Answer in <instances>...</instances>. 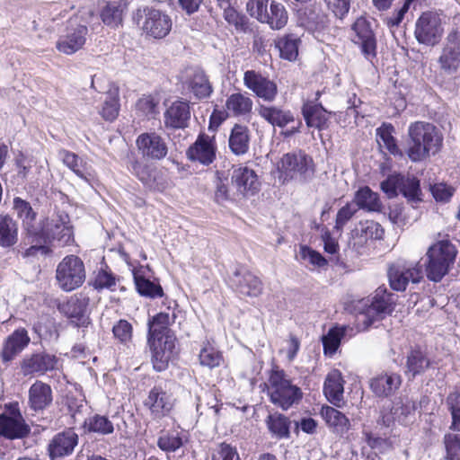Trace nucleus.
I'll return each mask as SVG.
<instances>
[{"label": "nucleus", "instance_id": "f257e3e1", "mask_svg": "<svg viewBox=\"0 0 460 460\" xmlns=\"http://www.w3.org/2000/svg\"><path fill=\"white\" fill-rule=\"evenodd\" d=\"M408 137L406 154L413 163L421 162L438 153L443 142L438 128L425 121L411 123L408 128Z\"/></svg>", "mask_w": 460, "mask_h": 460}, {"label": "nucleus", "instance_id": "f03ea898", "mask_svg": "<svg viewBox=\"0 0 460 460\" xmlns=\"http://www.w3.org/2000/svg\"><path fill=\"white\" fill-rule=\"evenodd\" d=\"M265 390L270 401L283 411L297 404L303 397L300 387L293 385L283 370L277 368L270 371Z\"/></svg>", "mask_w": 460, "mask_h": 460}, {"label": "nucleus", "instance_id": "7ed1b4c3", "mask_svg": "<svg viewBox=\"0 0 460 460\" xmlns=\"http://www.w3.org/2000/svg\"><path fill=\"white\" fill-rule=\"evenodd\" d=\"M94 16L92 9L83 8L70 18L66 33L61 35L56 44L57 49L66 55H72L80 50L86 42L87 24Z\"/></svg>", "mask_w": 460, "mask_h": 460}, {"label": "nucleus", "instance_id": "20e7f679", "mask_svg": "<svg viewBox=\"0 0 460 460\" xmlns=\"http://www.w3.org/2000/svg\"><path fill=\"white\" fill-rule=\"evenodd\" d=\"M279 177L283 181H294L306 183L312 180L315 172L313 158L302 150L285 154L278 163Z\"/></svg>", "mask_w": 460, "mask_h": 460}, {"label": "nucleus", "instance_id": "39448f33", "mask_svg": "<svg viewBox=\"0 0 460 460\" xmlns=\"http://www.w3.org/2000/svg\"><path fill=\"white\" fill-rule=\"evenodd\" d=\"M457 250L449 241H439L431 245L426 253L427 278L434 282L440 281L454 264Z\"/></svg>", "mask_w": 460, "mask_h": 460}, {"label": "nucleus", "instance_id": "423d86ee", "mask_svg": "<svg viewBox=\"0 0 460 460\" xmlns=\"http://www.w3.org/2000/svg\"><path fill=\"white\" fill-rule=\"evenodd\" d=\"M37 234L33 235L37 240L46 242H58V245L64 246L73 240V230L69 225V217L65 212H57L46 217L39 224Z\"/></svg>", "mask_w": 460, "mask_h": 460}, {"label": "nucleus", "instance_id": "0eeeda50", "mask_svg": "<svg viewBox=\"0 0 460 460\" xmlns=\"http://www.w3.org/2000/svg\"><path fill=\"white\" fill-rule=\"evenodd\" d=\"M394 295L388 293L385 288H378L370 304L366 303L363 310L358 314V323L368 328L375 322L380 321L394 310Z\"/></svg>", "mask_w": 460, "mask_h": 460}, {"label": "nucleus", "instance_id": "6e6552de", "mask_svg": "<svg viewBox=\"0 0 460 460\" xmlns=\"http://www.w3.org/2000/svg\"><path fill=\"white\" fill-rule=\"evenodd\" d=\"M56 279L64 291H72L79 288L85 279L84 262L75 255L65 257L58 265Z\"/></svg>", "mask_w": 460, "mask_h": 460}, {"label": "nucleus", "instance_id": "1a4fd4ad", "mask_svg": "<svg viewBox=\"0 0 460 460\" xmlns=\"http://www.w3.org/2000/svg\"><path fill=\"white\" fill-rule=\"evenodd\" d=\"M440 75L455 76L460 68V31L452 29L447 35L438 58Z\"/></svg>", "mask_w": 460, "mask_h": 460}, {"label": "nucleus", "instance_id": "9d476101", "mask_svg": "<svg viewBox=\"0 0 460 460\" xmlns=\"http://www.w3.org/2000/svg\"><path fill=\"white\" fill-rule=\"evenodd\" d=\"M31 432L30 426L25 422L18 403L4 406L0 414V436L8 439H17L27 437Z\"/></svg>", "mask_w": 460, "mask_h": 460}, {"label": "nucleus", "instance_id": "9b49d317", "mask_svg": "<svg viewBox=\"0 0 460 460\" xmlns=\"http://www.w3.org/2000/svg\"><path fill=\"white\" fill-rule=\"evenodd\" d=\"M390 287L396 291H404L409 282L418 283L422 279L419 263L397 260L388 270Z\"/></svg>", "mask_w": 460, "mask_h": 460}, {"label": "nucleus", "instance_id": "f8f14e48", "mask_svg": "<svg viewBox=\"0 0 460 460\" xmlns=\"http://www.w3.org/2000/svg\"><path fill=\"white\" fill-rule=\"evenodd\" d=\"M444 32L439 15L433 12L423 13L415 24V38L419 43L434 46L440 40Z\"/></svg>", "mask_w": 460, "mask_h": 460}, {"label": "nucleus", "instance_id": "ddd939ff", "mask_svg": "<svg viewBox=\"0 0 460 460\" xmlns=\"http://www.w3.org/2000/svg\"><path fill=\"white\" fill-rule=\"evenodd\" d=\"M143 13L141 28L144 32L155 39H163L168 35L172 30L169 15L155 8H145Z\"/></svg>", "mask_w": 460, "mask_h": 460}, {"label": "nucleus", "instance_id": "4468645a", "mask_svg": "<svg viewBox=\"0 0 460 460\" xmlns=\"http://www.w3.org/2000/svg\"><path fill=\"white\" fill-rule=\"evenodd\" d=\"M243 84L258 98L265 102H273L278 94L277 84L255 70H247L243 74Z\"/></svg>", "mask_w": 460, "mask_h": 460}, {"label": "nucleus", "instance_id": "2eb2a0df", "mask_svg": "<svg viewBox=\"0 0 460 460\" xmlns=\"http://www.w3.org/2000/svg\"><path fill=\"white\" fill-rule=\"evenodd\" d=\"M136 146L139 154L149 160H162L168 153L165 140L155 132H145L138 135Z\"/></svg>", "mask_w": 460, "mask_h": 460}, {"label": "nucleus", "instance_id": "dca6fc26", "mask_svg": "<svg viewBox=\"0 0 460 460\" xmlns=\"http://www.w3.org/2000/svg\"><path fill=\"white\" fill-rule=\"evenodd\" d=\"M58 358L47 352H38L25 356L20 363L21 373L24 376H42L57 367Z\"/></svg>", "mask_w": 460, "mask_h": 460}, {"label": "nucleus", "instance_id": "f3484780", "mask_svg": "<svg viewBox=\"0 0 460 460\" xmlns=\"http://www.w3.org/2000/svg\"><path fill=\"white\" fill-rule=\"evenodd\" d=\"M354 35L352 41L359 45L366 58L370 59L376 55V40L371 23L364 17L358 18L351 28Z\"/></svg>", "mask_w": 460, "mask_h": 460}, {"label": "nucleus", "instance_id": "a211bd4d", "mask_svg": "<svg viewBox=\"0 0 460 460\" xmlns=\"http://www.w3.org/2000/svg\"><path fill=\"white\" fill-rule=\"evenodd\" d=\"M175 336H166L164 339L147 338L152 352V364L156 371L161 372L167 368L175 349Z\"/></svg>", "mask_w": 460, "mask_h": 460}, {"label": "nucleus", "instance_id": "6ab92c4d", "mask_svg": "<svg viewBox=\"0 0 460 460\" xmlns=\"http://www.w3.org/2000/svg\"><path fill=\"white\" fill-rule=\"evenodd\" d=\"M230 285L241 295L248 296H258L263 289L261 280L244 268L234 270L230 277Z\"/></svg>", "mask_w": 460, "mask_h": 460}, {"label": "nucleus", "instance_id": "aec40b11", "mask_svg": "<svg viewBox=\"0 0 460 460\" xmlns=\"http://www.w3.org/2000/svg\"><path fill=\"white\" fill-rule=\"evenodd\" d=\"M174 398L160 386H155L148 394L145 405L154 419H162L168 415L174 405Z\"/></svg>", "mask_w": 460, "mask_h": 460}, {"label": "nucleus", "instance_id": "412c9836", "mask_svg": "<svg viewBox=\"0 0 460 460\" xmlns=\"http://www.w3.org/2000/svg\"><path fill=\"white\" fill-rule=\"evenodd\" d=\"M215 137L199 134L196 141L187 151V155L191 161H198L204 165H209L216 159Z\"/></svg>", "mask_w": 460, "mask_h": 460}, {"label": "nucleus", "instance_id": "4be33fe9", "mask_svg": "<svg viewBox=\"0 0 460 460\" xmlns=\"http://www.w3.org/2000/svg\"><path fill=\"white\" fill-rule=\"evenodd\" d=\"M232 184L242 197L252 196L260 190V181L255 172L248 167H238L233 171Z\"/></svg>", "mask_w": 460, "mask_h": 460}, {"label": "nucleus", "instance_id": "5701e85b", "mask_svg": "<svg viewBox=\"0 0 460 460\" xmlns=\"http://www.w3.org/2000/svg\"><path fill=\"white\" fill-rule=\"evenodd\" d=\"M402 382L400 374L394 372H383L369 381L371 391L377 397H389L398 391Z\"/></svg>", "mask_w": 460, "mask_h": 460}, {"label": "nucleus", "instance_id": "b1692460", "mask_svg": "<svg viewBox=\"0 0 460 460\" xmlns=\"http://www.w3.org/2000/svg\"><path fill=\"white\" fill-rule=\"evenodd\" d=\"M190 119V105L183 101L173 102L164 113V123L166 128L183 129L188 127Z\"/></svg>", "mask_w": 460, "mask_h": 460}, {"label": "nucleus", "instance_id": "393cba45", "mask_svg": "<svg viewBox=\"0 0 460 460\" xmlns=\"http://www.w3.org/2000/svg\"><path fill=\"white\" fill-rule=\"evenodd\" d=\"M78 444V435L71 429L58 433L49 444V454L51 459L63 457L73 453Z\"/></svg>", "mask_w": 460, "mask_h": 460}, {"label": "nucleus", "instance_id": "a878e982", "mask_svg": "<svg viewBox=\"0 0 460 460\" xmlns=\"http://www.w3.org/2000/svg\"><path fill=\"white\" fill-rule=\"evenodd\" d=\"M88 305L89 297L80 293L62 304L59 310L68 318L75 319L77 325H84L89 323V318L86 316Z\"/></svg>", "mask_w": 460, "mask_h": 460}, {"label": "nucleus", "instance_id": "bb28decb", "mask_svg": "<svg viewBox=\"0 0 460 460\" xmlns=\"http://www.w3.org/2000/svg\"><path fill=\"white\" fill-rule=\"evenodd\" d=\"M31 339L24 328H19L10 334L4 342L1 351L3 362L12 361L30 343Z\"/></svg>", "mask_w": 460, "mask_h": 460}, {"label": "nucleus", "instance_id": "cd10ccee", "mask_svg": "<svg viewBox=\"0 0 460 460\" xmlns=\"http://www.w3.org/2000/svg\"><path fill=\"white\" fill-rule=\"evenodd\" d=\"M53 401L49 385L37 380L29 389L28 403L31 410L40 411L49 407Z\"/></svg>", "mask_w": 460, "mask_h": 460}, {"label": "nucleus", "instance_id": "c85d7f7f", "mask_svg": "<svg viewBox=\"0 0 460 460\" xmlns=\"http://www.w3.org/2000/svg\"><path fill=\"white\" fill-rule=\"evenodd\" d=\"M257 112L273 127L284 128L295 119L290 111L272 105L259 104Z\"/></svg>", "mask_w": 460, "mask_h": 460}, {"label": "nucleus", "instance_id": "c756f323", "mask_svg": "<svg viewBox=\"0 0 460 460\" xmlns=\"http://www.w3.org/2000/svg\"><path fill=\"white\" fill-rule=\"evenodd\" d=\"M343 385L344 380L339 370L334 369L327 375L323 385V394L327 400L336 407H340L343 400Z\"/></svg>", "mask_w": 460, "mask_h": 460}, {"label": "nucleus", "instance_id": "7c9ffc66", "mask_svg": "<svg viewBox=\"0 0 460 460\" xmlns=\"http://www.w3.org/2000/svg\"><path fill=\"white\" fill-rule=\"evenodd\" d=\"M13 209L18 216L22 220L23 227L30 236L33 237L35 234H37L39 224L35 222L36 219V212L32 209L31 204L19 198L16 197L13 199Z\"/></svg>", "mask_w": 460, "mask_h": 460}, {"label": "nucleus", "instance_id": "2f4dec72", "mask_svg": "<svg viewBox=\"0 0 460 460\" xmlns=\"http://www.w3.org/2000/svg\"><path fill=\"white\" fill-rule=\"evenodd\" d=\"M394 128L390 123H383L376 129V142L380 149H386L390 155L394 157L402 158L403 152L397 145V141L393 136Z\"/></svg>", "mask_w": 460, "mask_h": 460}, {"label": "nucleus", "instance_id": "473e14b6", "mask_svg": "<svg viewBox=\"0 0 460 460\" xmlns=\"http://www.w3.org/2000/svg\"><path fill=\"white\" fill-rule=\"evenodd\" d=\"M125 9L124 0L107 2L101 9L100 17L105 25L117 28L122 23Z\"/></svg>", "mask_w": 460, "mask_h": 460}, {"label": "nucleus", "instance_id": "72a5a7b5", "mask_svg": "<svg viewBox=\"0 0 460 460\" xmlns=\"http://www.w3.org/2000/svg\"><path fill=\"white\" fill-rule=\"evenodd\" d=\"M250 130L246 126L235 124L230 133L228 146L235 155H243L249 150Z\"/></svg>", "mask_w": 460, "mask_h": 460}, {"label": "nucleus", "instance_id": "f704fd0d", "mask_svg": "<svg viewBox=\"0 0 460 460\" xmlns=\"http://www.w3.org/2000/svg\"><path fill=\"white\" fill-rule=\"evenodd\" d=\"M175 315L169 313H159L148 321L147 338H161L174 336L169 330V325L174 323Z\"/></svg>", "mask_w": 460, "mask_h": 460}, {"label": "nucleus", "instance_id": "c9c22d12", "mask_svg": "<svg viewBox=\"0 0 460 460\" xmlns=\"http://www.w3.org/2000/svg\"><path fill=\"white\" fill-rule=\"evenodd\" d=\"M253 102L246 94L234 93L229 95L226 102V112L234 117H243L251 113Z\"/></svg>", "mask_w": 460, "mask_h": 460}, {"label": "nucleus", "instance_id": "e433bc0d", "mask_svg": "<svg viewBox=\"0 0 460 460\" xmlns=\"http://www.w3.org/2000/svg\"><path fill=\"white\" fill-rule=\"evenodd\" d=\"M265 423L273 438L277 439H288L290 438L291 420L288 417L274 412L268 415Z\"/></svg>", "mask_w": 460, "mask_h": 460}, {"label": "nucleus", "instance_id": "4c0bfd02", "mask_svg": "<svg viewBox=\"0 0 460 460\" xmlns=\"http://www.w3.org/2000/svg\"><path fill=\"white\" fill-rule=\"evenodd\" d=\"M430 366V360L425 351L420 348L411 349L407 355L406 374L412 377L424 373Z\"/></svg>", "mask_w": 460, "mask_h": 460}, {"label": "nucleus", "instance_id": "58836bf2", "mask_svg": "<svg viewBox=\"0 0 460 460\" xmlns=\"http://www.w3.org/2000/svg\"><path fill=\"white\" fill-rule=\"evenodd\" d=\"M60 156L63 163L79 178L89 181L92 178V172L87 163L75 153L67 150H62Z\"/></svg>", "mask_w": 460, "mask_h": 460}, {"label": "nucleus", "instance_id": "ea45409f", "mask_svg": "<svg viewBox=\"0 0 460 460\" xmlns=\"http://www.w3.org/2000/svg\"><path fill=\"white\" fill-rule=\"evenodd\" d=\"M18 241V225L8 215H0V246L9 248Z\"/></svg>", "mask_w": 460, "mask_h": 460}, {"label": "nucleus", "instance_id": "a19ab883", "mask_svg": "<svg viewBox=\"0 0 460 460\" xmlns=\"http://www.w3.org/2000/svg\"><path fill=\"white\" fill-rule=\"evenodd\" d=\"M127 169L135 175L144 185L149 183L151 175L155 171L147 164L140 161L135 154H128L126 161Z\"/></svg>", "mask_w": 460, "mask_h": 460}, {"label": "nucleus", "instance_id": "79ce46f5", "mask_svg": "<svg viewBox=\"0 0 460 460\" xmlns=\"http://www.w3.org/2000/svg\"><path fill=\"white\" fill-rule=\"evenodd\" d=\"M303 115L306 125L319 130L327 127V111L322 106H307L303 109Z\"/></svg>", "mask_w": 460, "mask_h": 460}, {"label": "nucleus", "instance_id": "37998d69", "mask_svg": "<svg viewBox=\"0 0 460 460\" xmlns=\"http://www.w3.org/2000/svg\"><path fill=\"white\" fill-rule=\"evenodd\" d=\"M399 191L408 199L409 202L415 204L421 201V191L420 189V181L415 177L401 175L399 178Z\"/></svg>", "mask_w": 460, "mask_h": 460}, {"label": "nucleus", "instance_id": "c03bdc74", "mask_svg": "<svg viewBox=\"0 0 460 460\" xmlns=\"http://www.w3.org/2000/svg\"><path fill=\"white\" fill-rule=\"evenodd\" d=\"M321 415L329 426L335 428L338 431L343 432L349 429V419L335 408L323 406Z\"/></svg>", "mask_w": 460, "mask_h": 460}, {"label": "nucleus", "instance_id": "a18cd8bd", "mask_svg": "<svg viewBox=\"0 0 460 460\" xmlns=\"http://www.w3.org/2000/svg\"><path fill=\"white\" fill-rule=\"evenodd\" d=\"M356 206L358 208L368 211H377L381 208V202L378 195L373 192L368 187L359 189L355 195Z\"/></svg>", "mask_w": 460, "mask_h": 460}, {"label": "nucleus", "instance_id": "49530a36", "mask_svg": "<svg viewBox=\"0 0 460 460\" xmlns=\"http://www.w3.org/2000/svg\"><path fill=\"white\" fill-rule=\"evenodd\" d=\"M302 22L308 31H316L327 26L328 19L320 8H307L304 13Z\"/></svg>", "mask_w": 460, "mask_h": 460}, {"label": "nucleus", "instance_id": "de8ad7c7", "mask_svg": "<svg viewBox=\"0 0 460 460\" xmlns=\"http://www.w3.org/2000/svg\"><path fill=\"white\" fill-rule=\"evenodd\" d=\"M192 93L199 98H207L212 93V86L205 73L200 69L194 70L190 80Z\"/></svg>", "mask_w": 460, "mask_h": 460}, {"label": "nucleus", "instance_id": "09e8293b", "mask_svg": "<svg viewBox=\"0 0 460 460\" xmlns=\"http://www.w3.org/2000/svg\"><path fill=\"white\" fill-rule=\"evenodd\" d=\"M184 441V437L181 431L169 430L161 434L157 440V446L166 453H172L181 448Z\"/></svg>", "mask_w": 460, "mask_h": 460}, {"label": "nucleus", "instance_id": "8fccbe9b", "mask_svg": "<svg viewBox=\"0 0 460 460\" xmlns=\"http://www.w3.org/2000/svg\"><path fill=\"white\" fill-rule=\"evenodd\" d=\"M288 15L285 6L275 1H272L269 8V19L264 23L269 24L272 30H280L288 22Z\"/></svg>", "mask_w": 460, "mask_h": 460}, {"label": "nucleus", "instance_id": "3c124183", "mask_svg": "<svg viewBox=\"0 0 460 460\" xmlns=\"http://www.w3.org/2000/svg\"><path fill=\"white\" fill-rule=\"evenodd\" d=\"M84 428L89 432L100 435H110L114 431L113 423L106 416L99 414L87 418L84 420Z\"/></svg>", "mask_w": 460, "mask_h": 460}, {"label": "nucleus", "instance_id": "603ef678", "mask_svg": "<svg viewBox=\"0 0 460 460\" xmlns=\"http://www.w3.org/2000/svg\"><path fill=\"white\" fill-rule=\"evenodd\" d=\"M298 37L291 34L279 39L276 44L280 57L289 61L295 60L298 56Z\"/></svg>", "mask_w": 460, "mask_h": 460}, {"label": "nucleus", "instance_id": "864d4df0", "mask_svg": "<svg viewBox=\"0 0 460 460\" xmlns=\"http://www.w3.org/2000/svg\"><path fill=\"white\" fill-rule=\"evenodd\" d=\"M356 235L367 239L381 240L384 237V228L382 226L373 220H365L359 222V224L354 229Z\"/></svg>", "mask_w": 460, "mask_h": 460}, {"label": "nucleus", "instance_id": "5fc2aeb1", "mask_svg": "<svg viewBox=\"0 0 460 460\" xmlns=\"http://www.w3.org/2000/svg\"><path fill=\"white\" fill-rule=\"evenodd\" d=\"M134 280L137 292L144 296L156 297L163 296V289L160 285L155 284L149 279L134 272Z\"/></svg>", "mask_w": 460, "mask_h": 460}, {"label": "nucleus", "instance_id": "6e6d98bb", "mask_svg": "<svg viewBox=\"0 0 460 460\" xmlns=\"http://www.w3.org/2000/svg\"><path fill=\"white\" fill-rule=\"evenodd\" d=\"M117 89L110 91L101 111L102 117L108 121H113L119 115V102Z\"/></svg>", "mask_w": 460, "mask_h": 460}, {"label": "nucleus", "instance_id": "4d7b16f0", "mask_svg": "<svg viewBox=\"0 0 460 460\" xmlns=\"http://www.w3.org/2000/svg\"><path fill=\"white\" fill-rule=\"evenodd\" d=\"M345 335V328H333L323 337V345L325 354L332 355L338 349L341 338Z\"/></svg>", "mask_w": 460, "mask_h": 460}, {"label": "nucleus", "instance_id": "13d9d810", "mask_svg": "<svg viewBox=\"0 0 460 460\" xmlns=\"http://www.w3.org/2000/svg\"><path fill=\"white\" fill-rule=\"evenodd\" d=\"M447 405L452 416L450 429L460 430V392L454 391L447 397Z\"/></svg>", "mask_w": 460, "mask_h": 460}, {"label": "nucleus", "instance_id": "bf43d9fd", "mask_svg": "<svg viewBox=\"0 0 460 460\" xmlns=\"http://www.w3.org/2000/svg\"><path fill=\"white\" fill-rule=\"evenodd\" d=\"M246 9L252 17L261 22L269 19V0H249Z\"/></svg>", "mask_w": 460, "mask_h": 460}, {"label": "nucleus", "instance_id": "052dcab7", "mask_svg": "<svg viewBox=\"0 0 460 460\" xmlns=\"http://www.w3.org/2000/svg\"><path fill=\"white\" fill-rule=\"evenodd\" d=\"M199 358L200 364L209 368L218 367L223 360L221 353L209 345L200 350Z\"/></svg>", "mask_w": 460, "mask_h": 460}, {"label": "nucleus", "instance_id": "680f3d73", "mask_svg": "<svg viewBox=\"0 0 460 460\" xmlns=\"http://www.w3.org/2000/svg\"><path fill=\"white\" fill-rule=\"evenodd\" d=\"M447 460H460V437L459 435L447 433L444 437Z\"/></svg>", "mask_w": 460, "mask_h": 460}, {"label": "nucleus", "instance_id": "e2e57ef3", "mask_svg": "<svg viewBox=\"0 0 460 460\" xmlns=\"http://www.w3.org/2000/svg\"><path fill=\"white\" fill-rule=\"evenodd\" d=\"M132 325L126 320H119L112 328L114 337L123 344L132 340Z\"/></svg>", "mask_w": 460, "mask_h": 460}, {"label": "nucleus", "instance_id": "0e129e2a", "mask_svg": "<svg viewBox=\"0 0 460 460\" xmlns=\"http://www.w3.org/2000/svg\"><path fill=\"white\" fill-rule=\"evenodd\" d=\"M357 211V206L350 203H348L340 208L336 215L335 228L341 230L344 226L353 217Z\"/></svg>", "mask_w": 460, "mask_h": 460}, {"label": "nucleus", "instance_id": "69168bd1", "mask_svg": "<svg viewBox=\"0 0 460 460\" xmlns=\"http://www.w3.org/2000/svg\"><path fill=\"white\" fill-rule=\"evenodd\" d=\"M299 254L304 261H307L314 267L321 268L327 264V261L321 253L307 246H301Z\"/></svg>", "mask_w": 460, "mask_h": 460}, {"label": "nucleus", "instance_id": "338daca9", "mask_svg": "<svg viewBox=\"0 0 460 460\" xmlns=\"http://www.w3.org/2000/svg\"><path fill=\"white\" fill-rule=\"evenodd\" d=\"M116 286V278L114 275L107 270H100L94 279V288L97 289H111L114 290Z\"/></svg>", "mask_w": 460, "mask_h": 460}, {"label": "nucleus", "instance_id": "774afa93", "mask_svg": "<svg viewBox=\"0 0 460 460\" xmlns=\"http://www.w3.org/2000/svg\"><path fill=\"white\" fill-rule=\"evenodd\" d=\"M212 460H240V458L236 449L224 442L213 454Z\"/></svg>", "mask_w": 460, "mask_h": 460}]
</instances>
